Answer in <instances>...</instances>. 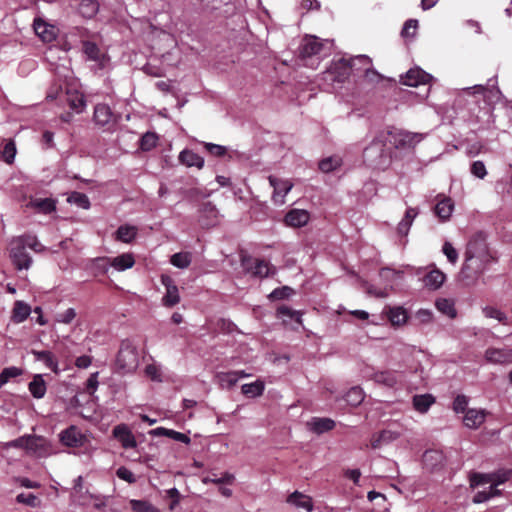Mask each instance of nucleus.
<instances>
[{
    "mask_svg": "<svg viewBox=\"0 0 512 512\" xmlns=\"http://www.w3.org/2000/svg\"><path fill=\"white\" fill-rule=\"evenodd\" d=\"M492 479L491 473L471 472L469 475L470 487L475 489L481 485L491 484Z\"/></svg>",
    "mask_w": 512,
    "mask_h": 512,
    "instance_id": "a18cd8bd",
    "label": "nucleus"
},
{
    "mask_svg": "<svg viewBox=\"0 0 512 512\" xmlns=\"http://www.w3.org/2000/svg\"><path fill=\"white\" fill-rule=\"evenodd\" d=\"M130 506L134 512H156L155 508L150 503L143 500L133 499L130 501Z\"/></svg>",
    "mask_w": 512,
    "mask_h": 512,
    "instance_id": "bf43d9fd",
    "label": "nucleus"
},
{
    "mask_svg": "<svg viewBox=\"0 0 512 512\" xmlns=\"http://www.w3.org/2000/svg\"><path fill=\"white\" fill-rule=\"evenodd\" d=\"M16 501L21 504H26L30 507H37L40 504V500L32 493H21L16 497Z\"/></svg>",
    "mask_w": 512,
    "mask_h": 512,
    "instance_id": "e2e57ef3",
    "label": "nucleus"
},
{
    "mask_svg": "<svg viewBox=\"0 0 512 512\" xmlns=\"http://www.w3.org/2000/svg\"><path fill=\"white\" fill-rule=\"evenodd\" d=\"M265 389V384L262 380H256L255 382L244 384L241 387L242 393L249 397V398H255L259 397L263 394Z\"/></svg>",
    "mask_w": 512,
    "mask_h": 512,
    "instance_id": "e433bc0d",
    "label": "nucleus"
},
{
    "mask_svg": "<svg viewBox=\"0 0 512 512\" xmlns=\"http://www.w3.org/2000/svg\"><path fill=\"white\" fill-rule=\"evenodd\" d=\"M287 502L295 505L299 508H304L308 512H311L313 510V502L311 497L304 495L298 491L293 492L290 494L287 498Z\"/></svg>",
    "mask_w": 512,
    "mask_h": 512,
    "instance_id": "7c9ffc66",
    "label": "nucleus"
},
{
    "mask_svg": "<svg viewBox=\"0 0 512 512\" xmlns=\"http://www.w3.org/2000/svg\"><path fill=\"white\" fill-rule=\"evenodd\" d=\"M27 207L33 208L39 213L50 214L56 210V201L52 198H33Z\"/></svg>",
    "mask_w": 512,
    "mask_h": 512,
    "instance_id": "5701e85b",
    "label": "nucleus"
},
{
    "mask_svg": "<svg viewBox=\"0 0 512 512\" xmlns=\"http://www.w3.org/2000/svg\"><path fill=\"white\" fill-rule=\"evenodd\" d=\"M276 316L286 322L285 318L294 319L298 324L302 323V314L299 311L292 310L291 308L282 305L277 308Z\"/></svg>",
    "mask_w": 512,
    "mask_h": 512,
    "instance_id": "c03bdc74",
    "label": "nucleus"
},
{
    "mask_svg": "<svg viewBox=\"0 0 512 512\" xmlns=\"http://www.w3.org/2000/svg\"><path fill=\"white\" fill-rule=\"evenodd\" d=\"M161 283L166 289V293L162 298V304L168 308L177 305L180 302V295L174 280L168 275H162Z\"/></svg>",
    "mask_w": 512,
    "mask_h": 512,
    "instance_id": "f8f14e48",
    "label": "nucleus"
},
{
    "mask_svg": "<svg viewBox=\"0 0 512 512\" xmlns=\"http://www.w3.org/2000/svg\"><path fill=\"white\" fill-rule=\"evenodd\" d=\"M145 374L153 381H161L162 374L161 370L155 364L147 365L145 368Z\"/></svg>",
    "mask_w": 512,
    "mask_h": 512,
    "instance_id": "338daca9",
    "label": "nucleus"
},
{
    "mask_svg": "<svg viewBox=\"0 0 512 512\" xmlns=\"http://www.w3.org/2000/svg\"><path fill=\"white\" fill-rule=\"evenodd\" d=\"M35 33L44 41L51 42L56 38L55 28L42 19H35L33 23Z\"/></svg>",
    "mask_w": 512,
    "mask_h": 512,
    "instance_id": "412c9836",
    "label": "nucleus"
},
{
    "mask_svg": "<svg viewBox=\"0 0 512 512\" xmlns=\"http://www.w3.org/2000/svg\"><path fill=\"white\" fill-rule=\"evenodd\" d=\"M31 353L37 361L43 362L45 366L51 369L55 374H58L60 372L58 367V361L51 351L32 350Z\"/></svg>",
    "mask_w": 512,
    "mask_h": 512,
    "instance_id": "393cba45",
    "label": "nucleus"
},
{
    "mask_svg": "<svg viewBox=\"0 0 512 512\" xmlns=\"http://www.w3.org/2000/svg\"><path fill=\"white\" fill-rule=\"evenodd\" d=\"M31 313V307L23 302L16 301L12 310L11 320L14 323H22L24 322Z\"/></svg>",
    "mask_w": 512,
    "mask_h": 512,
    "instance_id": "473e14b6",
    "label": "nucleus"
},
{
    "mask_svg": "<svg viewBox=\"0 0 512 512\" xmlns=\"http://www.w3.org/2000/svg\"><path fill=\"white\" fill-rule=\"evenodd\" d=\"M431 75L426 73L420 68H412L408 70L405 75L401 76V82L407 86H418L420 84H426L431 80Z\"/></svg>",
    "mask_w": 512,
    "mask_h": 512,
    "instance_id": "dca6fc26",
    "label": "nucleus"
},
{
    "mask_svg": "<svg viewBox=\"0 0 512 512\" xmlns=\"http://www.w3.org/2000/svg\"><path fill=\"white\" fill-rule=\"evenodd\" d=\"M388 319L394 326H400L406 323L407 321V312L402 307H393L389 308V311L387 312Z\"/></svg>",
    "mask_w": 512,
    "mask_h": 512,
    "instance_id": "a19ab883",
    "label": "nucleus"
},
{
    "mask_svg": "<svg viewBox=\"0 0 512 512\" xmlns=\"http://www.w3.org/2000/svg\"><path fill=\"white\" fill-rule=\"evenodd\" d=\"M486 419V411L483 409H468L463 416V424L470 429L479 428Z\"/></svg>",
    "mask_w": 512,
    "mask_h": 512,
    "instance_id": "f3484780",
    "label": "nucleus"
},
{
    "mask_svg": "<svg viewBox=\"0 0 512 512\" xmlns=\"http://www.w3.org/2000/svg\"><path fill=\"white\" fill-rule=\"evenodd\" d=\"M60 441L68 448H77L86 444V437L76 426H70L61 432Z\"/></svg>",
    "mask_w": 512,
    "mask_h": 512,
    "instance_id": "ddd939ff",
    "label": "nucleus"
},
{
    "mask_svg": "<svg viewBox=\"0 0 512 512\" xmlns=\"http://www.w3.org/2000/svg\"><path fill=\"white\" fill-rule=\"evenodd\" d=\"M113 435L122 444L123 448H135L136 441L132 433L129 431L127 426L118 425L113 429Z\"/></svg>",
    "mask_w": 512,
    "mask_h": 512,
    "instance_id": "b1692460",
    "label": "nucleus"
},
{
    "mask_svg": "<svg viewBox=\"0 0 512 512\" xmlns=\"http://www.w3.org/2000/svg\"><path fill=\"white\" fill-rule=\"evenodd\" d=\"M17 153L15 141L10 139L4 146L2 151V158L5 163L11 165L14 163V159Z\"/></svg>",
    "mask_w": 512,
    "mask_h": 512,
    "instance_id": "3c124183",
    "label": "nucleus"
},
{
    "mask_svg": "<svg viewBox=\"0 0 512 512\" xmlns=\"http://www.w3.org/2000/svg\"><path fill=\"white\" fill-rule=\"evenodd\" d=\"M110 266L114 267L118 271H124L131 268L134 263V257L131 253H124L114 258H110Z\"/></svg>",
    "mask_w": 512,
    "mask_h": 512,
    "instance_id": "72a5a7b5",
    "label": "nucleus"
},
{
    "mask_svg": "<svg viewBox=\"0 0 512 512\" xmlns=\"http://www.w3.org/2000/svg\"><path fill=\"white\" fill-rule=\"evenodd\" d=\"M294 294V290L289 286H282L274 289L269 295L270 300H283L287 299Z\"/></svg>",
    "mask_w": 512,
    "mask_h": 512,
    "instance_id": "5fc2aeb1",
    "label": "nucleus"
},
{
    "mask_svg": "<svg viewBox=\"0 0 512 512\" xmlns=\"http://www.w3.org/2000/svg\"><path fill=\"white\" fill-rule=\"evenodd\" d=\"M307 428L316 433L322 434L335 427V421L326 417H313L306 423Z\"/></svg>",
    "mask_w": 512,
    "mask_h": 512,
    "instance_id": "6ab92c4d",
    "label": "nucleus"
},
{
    "mask_svg": "<svg viewBox=\"0 0 512 512\" xmlns=\"http://www.w3.org/2000/svg\"><path fill=\"white\" fill-rule=\"evenodd\" d=\"M68 202L77 205L83 209H88L90 207V201L86 194L80 192H73L68 197Z\"/></svg>",
    "mask_w": 512,
    "mask_h": 512,
    "instance_id": "864d4df0",
    "label": "nucleus"
},
{
    "mask_svg": "<svg viewBox=\"0 0 512 512\" xmlns=\"http://www.w3.org/2000/svg\"><path fill=\"white\" fill-rule=\"evenodd\" d=\"M323 46L324 42L318 37L306 36L300 46V56L306 59L318 55L321 53Z\"/></svg>",
    "mask_w": 512,
    "mask_h": 512,
    "instance_id": "4468645a",
    "label": "nucleus"
},
{
    "mask_svg": "<svg viewBox=\"0 0 512 512\" xmlns=\"http://www.w3.org/2000/svg\"><path fill=\"white\" fill-rule=\"evenodd\" d=\"M418 215V211L415 208H408L401 222L398 224L397 230L401 235H407L409 229L413 223V220Z\"/></svg>",
    "mask_w": 512,
    "mask_h": 512,
    "instance_id": "58836bf2",
    "label": "nucleus"
},
{
    "mask_svg": "<svg viewBox=\"0 0 512 512\" xmlns=\"http://www.w3.org/2000/svg\"><path fill=\"white\" fill-rule=\"evenodd\" d=\"M355 60H358V64L363 68V83L368 86H375L383 80V76L372 68V61L366 55L355 56Z\"/></svg>",
    "mask_w": 512,
    "mask_h": 512,
    "instance_id": "1a4fd4ad",
    "label": "nucleus"
},
{
    "mask_svg": "<svg viewBox=\"0 0 512 512\" xmlns=\"http://www.w3.org/2000/svg\"><path fill=\"white\" fill-rule=\"evenodd\" d=\"M82 47L83 52L89 60L97 62L100 65H103V62L105 60V54L100 50L96 43L91 41H83Z\"/></svg>",
    "mask_w": 512,
    "mask_h": 512,
    "instance_id": "a878e982",
    "label": "nucleus"
},
{
    "mask_svg": "<svg viewBox=\"0 0 512 512\" xmlns=\"http://www.w3.org/2000/svg\"><path fill=\"white\" fill-rule=\"evenodd\" d=\"M453 209L454 205L451 199L445 198L436 204L434 212L441 221H446L450 218Z\"/></svg>",
    "mask_w": 512,
    "mask_h": 512,
    "instance_id": "f704fd0d",
    "label": "nucleus"
},
{
    "mask_svg": "<svg viewBox=\"0 0 512 512\" xmlns=\"http://www.w3.org/2000/svg\"><path fill=\"white\" fill-rule=\"evenodd\" d=\"M385 144L381 140H374L365 150L364 158L376 168H385L390 163V157L385 152Z\"/></svg>",
    "mask_w": 512,
    "mask_h": 512,
    "instance_id": "423d86ee",
    "label": "nucleus"
},
{
    "mask_svg": "<svg viewBox=\"0 0 512 512\" xmlns=\"http://www.w3.org/2000/svg\"><path fill=\"white\" fill-rule=\"evenodd\" d=\"M138 353L134 346L123 342L116 358V367L122 374L131 373L138 367Z\"/></svg>",
    "mask_w": 512,
    "mask_h": 512,
    "instance_id": "20e7f679",
    "label": "nucleus"
},
{
    "mask_svg": "<svg viewBox=\"0 0 512 512\" xmlns=\"http://www.w3.org/2000/svg\"><path fill=\"white\" fill-rule=\"evenodd\" d=\"M468 398L465 395H458L453 402V410L456 413H464L468 410Z\"/></svg>",
    "mask_w": 512,
    "mask_h": 512,
    "instance_id": "69168bd1",
    "label": "nucleus"
},
{
    "mask_svg": "<svg viewBox=\"0 0 512 512\" xmlns=\"http://www.w3.org/2000/svg\"><path fill=\"white\" fill-rule=\"evenodd\" d=\"M94 123L102 128L110 129L117 122V116L107 104H97L93 113Z\"/></svg>",
    "mask_w": 512,
    "mask_h": 512,
    "instance_id": "6e6552de",
    "label": "nucleus"
},
{
    "mask_svg": "<svg viewBox=\"0 0 512 512\" xmlns=\"http://www.w3.org/2000/svg\"><path fill=\"white\" fill-rule=\"evenodd\" d=\"M483 313L488 318L497 319L499 322H501L503 324L507 323L506 315L503 312H501L500 310H498L497 308L490 307V306L484 307Z\"/></svg>",
    "mask_w": 512,
    "mask_h": 512,
    "instance_id": "052dcab7",
    "label": "nucleus"
},
{
    "mask_svg": "<svg viewBox=\"0 0 512 512\" xmlns=\"http://www.w3.org/2000/svg\"><path fill=\"white\" fill-rule=\"evenodd\" d=\"M244 269L255 277L264 278L274 273V268L269 262L262 259H254L250 256H243L241 259Z\"/></svg>",
    "mask_w": 512,
    "mask_h": 512,
    "instance_id": "0eeeda50",
    "label": "nucleus"
},
{
    "mask_svg": "<svg viewBox=\"0 0 512 512\" xmlns=\"http://www.w3.org/2000/svg\"><path fill=\"white\" fill-rule=\"evenodd\" d=\"M399 434L391 430H383L372 437V448H379L392 444L398 438Z\"/></svg>",
    "mask_w": 512,
    "mask_h": 512,
    "instance_id": "2f4dec72",
    "label": "nucleus"
},
{
    "mask_svg": "<svg viewBox=\"0 0 512 512\" xmlns=\"http://www.w3.org/2000/svg\"><path fill=\"white\" fill-rule=\"evenodd\" d=\"M158 137L155 133L147 132L140 140V148L143 151H150L157 145Z\"/></svg>",
    "mask_w": 512,
    "mask_h": 512,
    "instance_id": "6e6d98bb",
    "label": "nucleus"
},
{
    "mask_svg": "<svg viewBox=\"0 0 512 512\" xmlns=\"http://www.w3.org/2000/svg\"><path fill=\"white\" fill-rule=\"evenodd\" d=\"M76 315L74 308H68L64 312L57 314L55 321L63 324H70L75 319Z\"/></svg>",
    "mask_w": 512,
    "mask_h": 512,
    "instance_id": "0e129e2a",
    "label": "nucleus"
},
{
    "mask_svg": "<svg viewBox=\"0 0 512 512\" xmlns=\"http://www.w3.org/2000/svg\"><path fill=\"white\" fill-rule=\"evenodd\" d=\"M137 235V228L129 225H122L116 231V238L124 243L131 242Z\"/></svg>",
    "mask_w": 512,
    "mask_h": 512,
    "instance_id": "37998d69",
    "label": "nucleus"
},
{
    "mask_svg": "<svg viewBox=\"0 0 512 512\" xmlns=\"http://www.w3.org/2000/svg\"><path fill=\"white\" fill-rule=\"evenodd\" d=\"M24 371L23 369L16 367V366H10L6 367L2 370L0 373V387L8 383L11 379L19 377L23 375Z\"/></svg>",
    "mask_w": 512,
    "mask_h": 512,
    "instance_id": "de8ad7c7",
    "label": "nucleus"
},
{
    "mask_svg": "<svg viewBox=\"0 0 512 512\" xmlns=\"http://www.w3.org/2000/svg\"><path fill=\"white\" fill-rule=\"evenodd\" d=\"M68 103L69 106L77 112H81L85 107V100L82 95H74L68 98Z\"/></svg>",
    "mask_w": 512,
    "mask_h": 512,
    "instance_id": "774afa93",
    "label": "nucleus"
},
{
    "mask_svg": "<svg viewBox=\"0 0 512 512\" xmlns=\"http://www.w3.org/2000/svg\"><path fill=\"white\" fill-rule=\"evenodd\" d=\"M357 64L358 60H355V57H351L349 59L342 57L337 61H333L324 73L325 79L330 80L333 83H343L349 78L352 71L360 70V68L357 67Z\"/></svg>",
    "mask_w": 512,
    "mask_h": 512,
    "instance_id": "7ed1b4c3",
    "label": "nucleus"
},
{
    "mask_svg": "<svg viewBox=\"0 0 512 512\" xmlns=\"http://www.w3.org/2000/svg\"><path fill=\"white\" fill-rule=\"evenodd\" d=\"M465 255H477L481 257H492L487 243L486 236L482 232L475 233L469 240L467 244V248L465 251Z\"/></svg>",
    "mask_w": 512,
    "mask_h": 512,
    "instance_id": "9b49d317",
    "label": "nucleus"
},
{
    "mask_svg": "<svg viewBox=\"0 0 512 512\" xmlns=\"http://www.w3.org/2000/svg\"><path fill=\"white\" fill-rule=\"evenodd\" d=\"M191 254L189 252H178L171 256L170 262L173 266L185 269L191 264Z\"/></svg>",
    "mask_w": 512,
    "mask_h": 512,
    "instance_id": "49530a36",
    "label": "nucleus"
},
{
    "mask_svg": "<svg viewBox=\"0 0 512 512\" xmlns=\"http://www.w3.org/2000/svg\"><path fill=\"white\" fill-rule=\"evenodd\" d=\"M309 219V212L304 209H292L285 215V223L291 227L305 226Z\"/></svg>",
    "mask_w": 512,
    "mask_h": 512,
    "instance_id": "a211bd4d",
    "label": "nucleus"
},
{
    "mask_svg": "<svg viewBox=\"0 0 512 512\" xmlns=\"http://www.w3.org/2000/svg\"><path fill=\"white\" fill-rule=\"evenodd\" d=\"M16 448H43L45 446V439L35 435H26L18 438L13 442Z\"/></svg>",
    "mask_w": 512,
    "mask_h": 512,
    "instance_id": "cd10ccee",
    "label": "nucleus"
},
{
    "mask_svg": "<svg viewBox=\"0 0 512 512\" xmlns=\"http://www.w3.org/2000/svg\"><path fill=\"white\" fill-rule=\"evenodd\" d=\"M99 11L97 0H82L79 4V13L87 19L93 18Z\"/></svg>",
    "mask_w": 512,
    "mask_h": 512,
    "instance_id": "4c0bfd02",
    "label": "nucleus"
},
{
    "mask_svg": "<svg viewBox=\"0 0 512 512\" xmlns=\"http://www.w3.org/2000/svg\"><path fill=\"white\" fill-rule=\"evenodd\" d=\"M434 402L435 397L431 394L415 395L413 397V407L420 413H426Z\"/></svg>",
    "mask_w": 512,
    "mask_h": 512,
    "instance_id": "c9c22d12",
    "label": "nucleus"
},
{
    "mask_svg": "<svg viewBox=\"0 0 512 512\" xmlns=\"http://www.w3.org/2000/svg\"><path fill=\"white\" fill-rule=\"evenodd\" d=\"M492 260V257L465 255L463 266L459 272V280L467 286L474 284Z\"/></svg>",
    "mask_w": 512,
    "mask_h": 512,
    "instance_id": "f03ea898",
    "label": "nucleus"
},
{
    "mask_svg": "<svg viewBox=\"0 0 512 512\" xmlns=\"http://www.w3.org/2000/svg\"><path fill=\"white\" fill-rule=\"evenodd\" d=\"M204 148L213 156L216 157H223L226 155L228 149L226 146L209 143V142H202Z\"/></svg>",
    "mask_w": 512,
    "mask_h": 512,
    "instance_id": "13d9d810",
    "label": "nucleus"
},
{
    "mask_svg": "<svg viewBox=\"0 0 512 512\" xmlns=\"http://www.w3.org/2000/svg\"><path fill=\"white\" fill-rule=\"evenodd\" d=\"M436 308L443 314L447 315L450 318H454L456 316V309L454 307V302L450 299L441 298L435 302Z\"/></svg>",
    "mask_w": 512,
    "mask_h": 512,
    "instance_id": "09e8293b",
    "label": "nucleus"
},
{
    "mask_svg": "<svg viewBox=\"0 0 512 512\" xmlns=\"http://www.w3.org/2000/svg\"><path fill=\"white\" fill-rule=\"evenodd\" d=\"M217 381L222 388H231L233 387L239 380V376L237 373L233 371L229 372H219L216 375Z\"/></svg>",
    "mask_w": 512,
    "mask_h": 512,
    "instance_id": "79ce46f5",
    "label": "nucleus"
},
{
    "mask_svg": "<svg viewBox=\"0 0 512 512\" xmlns=\"http://www.w3.org/2000/svg\"><path fill=\"white\" fill-rule=\"evenodd\" d=\"M444 281H445V274L438 269H434V270L428 272L423 277L424 286L429 289H432V290H436V289L440 288L442 286V284L444 283Z\"/></svg>",
    "mask_w": 512,
    "mask_h": 512,
    "instance_id": "c756f323",
    "label": "nucleus"
},
{
    "mask_svg": "<svg viewBox=\"0 0 512 512\" xmlns=\"http://www.w3.org/2000/svg\"><path fill=\"white\" fill-rule=\"evenodd\" d=\"M178 160L186 167H196L197 169L204 167V158L189 149L182 150L178 156Z\"/></svg>",
    "mask_w": 512,
    "mask_h": 512,
    "instance_id": "aec40b11",
    "label": "nucleus"
},
{
    "mask_svg": "<svg viewBox=\"0 0 512 512\" xmlns=\"http://www.w3.org/2000/svg\"><path fill=\"white\" fill-rule=\"evenodd\" d=\"M373 380L387 387H393L398 382V378L395 372L392 371H381L373 374Z\"/></svg>",
    "mask_w": 512,
    "mask_h": 512,
    "instance_id": "ea45409f",
    "label": "nucleus"
},
{
    "mask_svg": "<svg viewBox=\"0 0 512 512\" xmlns=\"http://www.w3.org/2000/svg\"><path fill=\"white\" fill-rule=\"evenodd\" d=\"M341 165V159L333 156L328 157L319 162V169L324 173H329Z\"/></svg>",
    "mask_w": 512,
    "mask_h": 512,
    "instance_id": "603ef678",
    "label": "nucleus"
},
{
    "mask_svg": "<svg viewBox=\"0 0 512 512\" xmlns=\"http://www.w3.org/2000/svg\"><path fill=\"white\" fill-rule=\"evenodd\" d=\"M149 434L152 436H165L174 441L184 443L186 445L190 444V437L186 433H181L172 429H167L164 427H158L149 431Z\"/></svg>",
    "mask_w": 512,
    "mask_h": 512,
    "instance_id": "4be33fe9",
    "label": "nucleus"
},
{
    "mask_svg": "<svg viewBox=\"0 0 512 512\" xmlns=\"http://www.w3.org/2000/svg\"><path fill=\"white\" fill-rule=\"evenodd\" d=\"M270 185L273 187L272 200L276 205H283L285 203V196L293 188V183L289 180L279 179L274 176L268 177Z\"/></svg>",
    "mask_w": 512,
    "mask_h": 512,
    "instance_id": "9d476101",
    "label": "nucleus"
},
{
    "mask_svg": "<svg viewBox=\"0 0 512 512\" xmlns=\"http://www.w3.org/2000/svg\"><path fill=\"white\" fill-rule=\"evenodd\" d=\"M30 248L36 253H40L46 250L33 234H23L15 236L9 241L8 250L10 259L18 270H28L32 265V257L26 251V248Z\"/></svg>",
    "mask_w": 512,
    "mask_h": 512,
    "instance_id": "f257e3e1",
    "label": "nucleus"
},
{
    "mask_svg": "<svg viewBox=\"0 0 512 512\" xmlns=\"http://www.w3.org/2000/svg\"><path fill=\"white\" fill-rule=\"evenodd\" d=\"M492 481L491 484H494V486H498L500 484L505 483L508 481L512 476V470L511 469H502L498 470L496 472L491 473Z\"/></svg>",
    "mask_w": 512,
    "mask_h": 512,
    "instance_id": "4d7b16f0",
    "label": "nucleus"
},
{
    "mask_svg": "<svg viewBox=\"0 0 512 512\" xmlns=\"http://www.w3.org/2000/svg\"><path fill=\"white\" fill-rule=\"evenodd\" d=\"M470 172L479 179H484L487 175L486 166L483 161L477 160L471 164Z\"/></svg>",
    "mask_w": 512,
    "mask_h": 512,
    "instance_id": "680f3d73",
    "label": "nucleus"
},
{
    "mask_svg": "<svg viewBox=\"0 0 512 512\" xmlns=\"http://www.w3.org/2000/svg\"><path fill=\"white\" fill-rule=\"evenodd\" d=\"M346 401L351 406H358L364 400V392L358 387H352L346 394Z\"/></svg>",
    "mask_w": 512,
    "mask_h": 512,
    "instance_id": "8fccbe9b",
    "label": "nucleus"
},
{
    "mask_svg": "<svg viewBox=\"0 0 512 512\" xmlns=\"http://www.w3.org/2000/svg\"><path fill=\"white\" fill-rule=\"evenodd\" d=\"M28 389L31 395L36 399H41L45 396L47 386L42 374H35L32 381L28 384Z\"/></svg>",
    "mask_w": 512,
    "mask_h": 512,
    "instance_id": "bb28decb",
    "label": "nucleus"
},
{
    "mask_svg": "<svg viewBox=\"0 0 512 512\" xmlns=\"http://www.w3.org/2000/svg\"><path fill=\"white\" fill-rule=\"evenodd\" d=\"M202 214V223L206 226L215 225L218 221V211L211 202H205L200 208Z\"/></svg>",
    "mask_w": 512,
    "mask_h": 512,
    "instance_id": "c85d7f7f",
    "label": "nucleus"
},
{
    "mask_svg": "<svg viewBox=\"0 0 512 512\" xmlns=\"http://www.w3.org/2000/svg\"><path fill=\"white\" fill-rule=\"evenodd\" d=\"M388 135L395 149H412L425 138V134L405 130L389 131Z\"/></svg>",
    "mask_w": 512,
    "mask_h": 512,
    "instance_id": "39448f33",
    "label": "nucleus"
},
{
    "mask_svg": "<svg viewBox=\"0 0 512 512\" xmlns=\"http://www.w3.org/2000/svg\"><path fill=\"white\" fill-rule=\"evenodd\" d=\"M485 358L493 364L512 363V348H488L485 352Z\"/></svg>",
    "mask_w": 512,
    "mask_h": 512,
    "instance_id": "2eb2a0df",
    "label": "nucleus"
}]
</instances>
